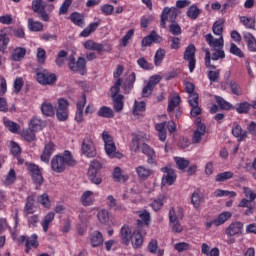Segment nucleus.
<instances>
[{"instance_id": "nucleus-49", "label": "nucleus", "mask_w": 256, "mask_h": 256, "mask_svg": "<svg viewBox=\"0 0 256 256\" xmlns=\"http://www.w3.org/2000/svg\"><path fill=\"white\" fill-rule=\"evenodd\" d=\"M158 246H157V240H152L149 242L148 244V250L150 251V253H153L154 255H157V256H163L165 255V250L163 249H158Z\"/></svg>"}, {"instance_id": "nucleus-29", "label": "nucleus", "mask_w": 256, "mask_h": 256, "mask_svg": "<svg viewBox=\"0 0 256 256\" xmlns=\"http://www.w3.org/2000/svg\"><path fill=\"white\" fill-rule=\"evenodd\" d=\"M36 211L37 207L35 206V198L33 196H28L24 206L25 215H33Z\"/></svg>"}, {"instance_id": "nucleus-46", "label": "nucleus", "mask_w": 256, "mask_h": 256, "mask_svg": "<svg viewBox=\"0 0 256 256\" xmlns=\"http://www.w3.org/2000/svg\"><path fill=\"white\" fill-rule=\"evenodd\" d=\"M79 219L82 222L83 226L82 228L78 229V233L79 235H83V233L87 231V225L85 224L87 223V219H89V214L87 213V211H81L79 214Z\"/></svg>"}, {"instance_id": "nucleus-32", "label": "nucleus", "mask_w": 256, "mask_h": 256, "mask_svg": "<svg viewBox=\"0 0 256 256\" xmlns=\"http://www.w3.org/2000/svg\"><path fill=\"white\" fill-rule=\"evenodd\" d=\"M183 219V208L176 207L169 210V223Z\"/></svg>"}, {"instance_id": "nucleus-27", "label": "nucleus", "mask_w": 256, "mask_h": 256, "mask_svg": "<svg viewBox=\"0 0 256 256\" xmlns=\"http://www.w3.org/2000/svg\"><path fill=\"white\" fill-rule=\"evenodd\" d=\"M39 236L37 234H32L30 237L27 238L25 243V253H30L32 249H37L39 247Z\"/></svg>"}, {"instance_id": "nucleus-47", "label": "nucleus", "mask_w": 256, "mask_h": 256, "mask_svg": "<svg viewBox=\"0 0 256 256\" xmlns=\"http://www.w3.org/2000/svg\"><path fill=\"white\" fill-rule=\"evenodd\" d=\"M41 111L46 117H53V115H55V109L53 108V104L49 102H45L42 104Z\"/></svg>"}, {"instance_id": "nucleus-36", "label": "nucleus", "mask_w": 256, "mask_h": 256, "mask_svg": "<svg viewBox=\"0 0 256 256\" xmlns=\"http://www.w3.org/2000/svg\"><path fill=\"white\" fill-rule=\"evenodd\" d=\"M53 219H55V212H48L43 220L41 221V227L44 231V233H47L49 231V225L53 223Z\"/></svg>"}, {"instance_id": "nucleus-1", "label": "nucleus", "mask_w": 256, "mask_h": 256, "mask_svg": "<svg viewBox=\"0 0 256 256\" xmlns=\"http://www.w3.org/2000/svg\"><path fill=\"white\" fill-rule=\"evenodd\" d=\"M121 237L125 245H129L130 241L134 249H139L143 245V235L139 230H132L131 227L125 225L121 228Z\"/></svg>"}, {"instance_id": "nucleus-20", "label": "nucleus", "mask_w": 256, "mask_h": 256, "mask_svg": "<svg viewBox=\"0 0 256 256\" xmlns=\"http://www.w3.org/2000/svg\"><path fill=\"white\" fill-rule=\"evenodd\" d=\"M84 47L86 49H88L89 51H98V53H103L105 51H111L110 46L107 47L106 45L96 43L93 40H87L84 43Z\"/></svg>"}, {"instance_id": "nucleus-4", "label": "nucleus", "mask_w": 256, "mask_h": 256, "mask_svg": "<svg viewBox=\"0 0 256 256\" xmlns=\"http://www.w3.org/2000/svg\"><path fill=\"white\" fill-rule=\"evenodd\" d=\"M103 168V164L99 160H93L90 163L88 169V179L94 183V185H101L103 183V178L99 174V171Z\"/></svg>"}, {"instance_id": "nucleus-59", "label": "nucleus", "mask_w": 256, "mask_h": 256, "mask_svg": "<svg viewBox=\"0 0 256 256\" xmlns=\"http://www.w3.org/2000/svg\"><path fill=\"white\" fill-rule=\"evenodd\" d=\"M165 49H158L155 53L154 56V64L156 65V67H159V65H161V63H163V59H165Z\"/></svg>"}, {"instance_id": "nucleus-61", "label": "nucleus", "mask_w": 256, "mask_h": 256, "mask_svg": "<svg viewBox=\"0 0 256 256\" xmlns=\"http://www.w3.org/2000/svg\"><path fill=\"white\" fill-rule=\"evenodd\" d=\"M97 27H99V23H97V22L91 23L87 28H85L80 33V37H89V35H91V33H93L94 31L97 30Z\"/></svg>"}, {"instance_id": "nucleus-40", "label": "nucleus", "mask_w": 256, "mask_h": 256, "mask_svg": "<svg viewBox=\"0 0 256 256\" xmlns=\"http://www.w3.org/2000/svg\"><path fill=\"white\" fill-rule=\"evenodd\" d=\"M37 203L43 207V209H51V198L49 194L43 193L37 196Z\"/></svg>"}, {"instance_id": "nucleus-58", "label": "nucleus", "mask_w": 256, "mask_h": 256, "mask_svg": "<svg viewBox=\"0 0 256 256\" xmlns=\"http://www.w3.org/2000/svg\"><path fill=\"white\" fill-rule=\"evenodd\" d=\"M163 205H165V195H160L152 202L151 207L154 211H159Z\"/></svg>"}, {"instance_id": "nucleus-24", "label": "nucleus", "mask_w": 256, "mask_h": 256, "mask_svg": "<svg viewBox=\"0 0 256 256\" xmlns=\"http://www.w3.org/2000/svg\"><path fill=\"white\" fill-rule=\"evenodd\" d=\"M98 196V193L87 190L81 196V203L84 205V207H89L95 203V197Z\"/></svg>"}, {"instance_id": "nucleus-57", "label": "nucleus", "mask_w": 256, "mask_h": 256, "mask_svg": "<svg viewBox=\"0 0 256 256\" xmlns=\"http://www.w3.org/2000/svg\"><path fill=\"white\" fill-rule=\"evenodd\" d=\"M232 135L240 139V141H243V139L247 137V132L243 133V129L241 128V126L236 124L232 128Z\"/></svg>"}, {"instance_id": "nucleus-55", "label": "nucleus", "mask_w": 256, "mask_h": 256, "mask_svg": "<svg viewBox=\"0 0 256 256\" xmlns=\"http://www.w3.org/2000/svg\"><path fill=\"white\" fill-rule=\"evenodd\" d=\"M140 141H141V135L134 134L132 141L130 142V145H129L130 151H132L133 153H137V151H139Z\"/></svg>"}, {"instance_id": "nucleus-3", "label": "nucleus", "mask_w": 256, "mask_h": 256, "mask_svg": "<svg viewBox=\"0 0 256 256\" xmlns=\"http://www.w3.org/2000/svg\"><path fill=\"white\" fill-rule=\"evenodd\" d=\"M102 139L104 142V149L106 155L110 159H123V154L117 151V146H115V142L113 141V136L109 134V132L104 131L102 133Z\"/></svg>"}, {"instance_id": "nucleus-5", "label": "nucleus", "mask_w": 256, "mask_h": 256, "mask_svg": "<svg viewBox=\"0 0 256 256\" xmlns=\"http://www.w3.org/2000/svg\"><path fill=\"white\" fill-rule=\"evenodd\" d=\"M123 84V79H117L115 85L111 87L110 93L114 103L115 111H123V95L119 94V89Z\"/></svg>"}, {"instance_id": "nucleus-28", "label": "nucleus", "mask_w": 256, "mask_h": 256, "mask_svg": "<svg viewBox=\"0 0 256 256\" xmlns=\"http://www.w3.org/2000/svg\"><path fill=\"white\" fill-rule=\"evenodd\" d=\"M106 205L114 211H125V205L117 203V199L113 195H108L106 198Z\"/></svg>"}, {"instance_id": "nucleus-54", "label": "nucleus", "mask_w": 256, "mask_h": 256, "mask_svg": "<svg viewBox=\"0 0 256 256\" xmlns=\"http://www.w3.org/2000/svg\"><path fill=\"white\" fill-rule=\"evenodd\" d=\"M98 116L104 117L105 119H111L112 117L115 116V113L113 112V109L107 106H104L99 109Z\"/></svg>"}, {"instance_id": "nucleus-22", "label": "nucleus", "mask_w": 256, "mask_h": 256, "mask_svg": "<svg viewBox=\"0 0 256 256\" xmlns=\"http://www.w3.org/2000/svg\"><path fill=\"white\" fill-rule=\"evenodd\" d=\"M53 153H55V144L53 142H48L44 145L43 152L40 156L41 161H43V163H49Z\"/></svg>"}, {"instance_id": "nucleus-52", "label": "nucleus", "mask_w": 256, "mask_h": 256, "mask_svg": "<svg viewBox=\"0 0 256 256\" xmlns=\"http://www.w3.org/2000/svg\"><path fill=\"white\" fill-rule=\"evenodd\" d=\"M30 129H32V131H43V120L34 117L31 119L30 121V125H29Z\"/></svg>"}, {"instance_id": "nucleus-18", "label": "nucleus", "mask_w": 256, "mask_h": 256, "mask_svg": "<svg viewBox=\"0 0 256 256\" xmlns=\"http://www.w3.org/2000/svg\"><path fill=\"white\" fill-rule=\"evenodd\" d=\"M205 41L208 43L209 47H212V49H214V51H217V49H223L225 45L223 36H219V38H215L213 37V34H206Z\"/></svg>"}, {"instance_id": "nucleus-19", "label": "nucleus", "mask_w": 256, "mask_h": 256, "mask_svg": "<svg viewBox=\"0 0 256 256\" xmlns=\"http://www.w3.org/2000/svg\"><path fill=\"white\" fill-rule=\"evenodd\" d=\"M197 128L194 131V135L192 138L193 143H201V139L205 136L206 127L201 123V119L197 118L195 121Z\"/></svg>"}, {"instance_id": "nucleus-6", "label": "nucleus", "mask_w": 256, "mask_h": 256, "mask_svg": "<svg viewBox=\"0 0 256 256\" xmlns=\"http://www.w3.org/2000/svg\"><path fill=\"white\" fill-rule=\"evenodd\" d=\"M36 80L40 85H53L57 81V76L47 69L38 68L36 70Z\"/></svg>"}, {"instance_id": "nucleus-13", "label": "nucleus", "mask_w": 256, "mask_h": 256, "mask_svg": "<svg viewBox=\"0 0 256 256\" xmlns=\"http://www.w3.org/2000/svg\"><path fill=\"white\" fill-rule=\"evenodd\" d=\"M7 93V80L5 77L0 78V112L7 113L9 107L7 106V100L3 97Z\"/></svg>"}, {"instance_id": "nucleus-44", "label": "nucleus", "mask_w": 256, "mask_h": 256, "mask_svg": "<svg viewBox=\"0 0 256 256\" xmlns=\"http://www.w3.org/2000/svg\"><path fill=\"white\" fill-rule=\"evenodd\" d=\"M113 178L115 181L119 182H123L125 183V181L129 180V176L126 174H123V170H121L120 167H116L114 168V172H113Z\"/></svg>"}, {"instance_id": "nucleus-62", "label": "nucleus", "mask_w": 256, "mask_h": 256, "mask_svg": "<svg viewBox=\"0 0 256 256\" xmlns=\"http://www.w3.org/2000/svg\"><path fill=\"white\" fill-rule=\"evenodd\" d=\"M212 31L214 35H218L219 37H223V20H217L212 27Z\"/></svg>"}, {"instance_id": "nucleus-26", "label": "nucleus", "mask_w": 256, "mask_h": 256, "mask_svg": "<svg viewBox=\"0 0 256 256\" xmlns=\"http://www.w3.org/2000/svg\"><path fill=\"white\" fill-rule=\"evenodd\" d=\"M191 203L194 207V209H199L203 203H205V196L201 191L196 190L194 193H192L191 196Z\"/></svg>"}, {"instance_id": "nucleus-51", "label": "nucleus", "mask_w": 256, "mask_h": 256, "mask_svg": "<svg viewBox=\"0 0 256 256\" xmlns=\"http://www.w3.org/2000/svg\"><path fill=\"white\" fill-rule=\"evenodd\" d=\"M15 181H17V173L15 172V169H10L4 180V185L5 187H9L10 185H13Z\"/></svg>"}, {"instance_id": "nucleus-42", "label": "nucleus", "mask_w": 256, "mask_h": 256, "mask_svg": "<svg viewBox=\"0 0 256 256\" xmlns=\"http://www.w3.org/2000/svg\"><path fill=\"white\" fill-rule=\"evenodd\" d=\"M3 122L4 127H6V129H8L10 133H19V131L21 130V126H19L17 122L11 121L8 118H4Z\"/></svg>"}, {"instance_id": "nucleus-30", "label": "nucleus", "mask_w": 256, "mask_h": 256, "mask_svg": "<svg viewBox=\"0 0 256 256\" xmlns=\"http://www.w3.org/2000/svg\"><path fill=\"white\" fill-rule=\"evenodd\" d=\"M9 30L7 28H3L0 30V51H5L7 49V45H9Z\"/></svg>"}, {"instance_id": "nucleus-35", "label": "nucleus", "mask_w": 256, "mask_h": 256, "mask_svg": "<svg viewBox=\"0 0 256 256\" xmlns=\"http://www.w3.org/2000/svg\"><path fill=\"white\" fill-rule=\"evenodd\" d=\"M53 219H55V212H48L43 220L41 221V227L44 231V233H47L49 231V225L53 223Z\"/></svg>"}, {"instance_id": "nucleus-53", "label": "nucleus", "mask_w": 256, "mask_h": 256, "mask_svg": "<svg viewBox=\"0 0 256 256\" xmlns=\"http://www.w3.org/2000/svg\"><path fill=\"white\" fill-rule=\"evenodd\" d=\"M142 153L147 155L148 161H153L155 159V150L149 146L147 143L142 144Z\"/></svg>"}, {"instance_id": "nucleus-50", "label": "nucleus", "mask_w": 256, "mask_h": 256, "mask_svg": "<svg viewBox=\"0 0 256 256\" xmlns=\"http://www.w3.org/2000/svg\"><path fill=\"white\" fill-rule=\"evenodd\" d=\"M70 19L74 25H77V27H84L85 26V20L82 14H79L77 12H74L71 14Z\"/></svg>"}, {"instance_id": "nucleus-9", "label": "nucleus", "mask_w": 256, "mask_h": 256, "mask_svg": "<svg viewBox=\"0 0 256 256\" xmlns=\"http://www.w3.org/2000/svg\"><path fill=\"white\" fill-rule=\"evenodd\" d=\"M175 19H177V8H164L161 15V27L165 29V27H167V23H173Z\"/></svg>"}, {"instance_id": "nucleus-17", "label": "nucleus", "mask_w": 256, "mask_h": 256, "mask_svg": "<svg viewBox=\"0 0 256 256\" xmlns=\"http://www.w3.org/2000/svg\"><path fill=\"white\" fill-rule=\"evenodd\" d=\"M162 171L164 173L162 177V185H173L175 181L177 180V174L175 173V170L169 167L162 168Z\"/></svg>"}, {"instance_id": "nucleus-48", "label": "nucleus", "mask_w": 256, "mask_h": 256, "mask_svg": "<svg viewBox=\"0 0 256 256\" xmlns=\"http://www.w3.org/2000/svg\"><path fill=\"white\" fill-rule=\"evenodd\" d=\"M27 53V50L25 48H16L12 51L11 59L12 61H21L23 57H25V54Z\"/></svg>"}, {"instance_id": "nucleus-7", "label": "nucleus", "mask_w": 256, "mask_h": 256, "mask_svg": "<svg viewBox=\"0 0 256 256\" xmlns=\"http://www.w3.org/2000/svg\"><path fill=\"white\" fill-rule=\"evenodd\" d=\"M81 153L85 155V157L93 158L97 157V146H95V142L89 136H86L81 145Z\"/></svg>"}, {"instance_id": "nucleus-37", "label": "nucleus", "mask_w": 256, "mask_h": 256, "mask_svg": "<svg viewBox=\"0 0 256 256\" xmlns=\"http://www.w3.org/2000/svg\"><path fill=\"white\" fill-rule=\"evenodd\" d=\"M103 234L99 231H94L90 235V243L93 247H100L103 245Z\"/></svg>"}, {"instance_id": "nucleus-21", "label": "nucleus", "mask_w": 256, "mask_h": 256, "mask_svg": "<svg viewBox=\"0 0 256 256\" xmlns=\"http://www.w3.org/2000/svg\"><path fill=\"white\" fill-rule=\"evenodd\" d=\"M85 105H87V97L83 94L77 102L76 123H83V109H85Z\"/></svg>"}, {"instance_id": "nucleus-39", "label": "nucleus", "mask_w": 256, "mask_h": 256, "mask_svg": "<svg viewBox=\"0 0 256 256\" xmlns=\"http://www.w3.org/2000/svg\"><path fill=\"white\" fill-rule=\"evenodd\" d=\"M137 215L141 219L137 221L139 227L143 224L149 225V223H151V214H149L147 210L138 211Z\"/></svg>"}, {"instance_id": "nucleus-34", "label": "nucleus", "mask_w": 256, "mask_h": 256, "mask_svg": "<svg viewBox=\"0 0 256 256\" xmlns=\"http://www.w3.org/2000/svg\"><path fill=\"white\" fill-rule=\"evenodd\" d=\"M136 173L139 177V179H141L142 181H145L147 179H149V177H151V175H153V170H151L148 167L145 166H138L136 167Z\"/></svg>"}, {"instance_id": "nucleus-41", "label": "nucleus", "mask_w": 256, "mask_h": 256, "mask_svg": "<svg viewBox=\"0 0 256 256\" xmlns=\"http://www.w3.org/2000/svg\"><path fill=\"white\" fill-rule=\"evenodd\" d=\"M179 103H181V97H179V94H174L170 96L169 102H168V111L169 113H173L177 107H179Z\"/></svg>"}, {"instance_id": "nucleus-14", "label": "nucleus", "mask_w": 256, "mask_h": 256, "mask_svg": "<svg viewBox=\"0 0 256 256\" xmlns=\"http://www.w3.org/2000/svg\"><path fill=\"white\" fill-rule=\"evenodd\" d=\"M28 171L32 177L33 182L36 185H43V174L41 173V168L37 164H28Z\"/></svg>"}, {"instance_id": "nucleus-56", "label": "nucleus", "mask_w": 256, "mask_h": 256, "mask_svg": "<svg viewBox=\"0 0 256 256\" xmlns=\"http://www.w3.org/2000/svg\"><path fill=\"white\" fill-rule=\"evenodd\" d=\"M133 113L137 117H140L141 115H143L145 113V102H143V101H140V102L135 101L134 102Z\"/></svg>"}, {"instance_id": "nucleus-33", "label": "nucleus", "mask_w": 256, "mask_h": 256, "mask_svg": "<svg viewBox=\"0 0 256 256\" xmlns=\"http://www.w3.org/2000/svg\"><path fill=\"white\" fill-rule=\"evenodd\" d=\"M243 37H244L245 43H247V47H248L249 51H251L252 53H255L256 52L255 36H253V34H251L249 32H244Z\"/></svg>"}, {"instance_id": "nucleus-38", "label": "nucleus", "mask_w": 256, "mask_h": 256, "mask_svg": "<svg viewBox=\"0 0 256 256\" xmlns=\"http://www.w3.org/2000/svg\"><path fill=\"white\" fill-rule=\"evenodd\" d=\"M56 117L58 121H65V98L58 100V107L56 109Z\"/></svg>"}, {"instance_id": "nucleus-11", "label": "nucleus", "mask_w": 256, "mask_h": 256, "mask_svg": "<svg viewBox=\"0 0 256 256\" xmlns=\"http://www.w3.org/2000/svg\"><path fill=\"white\" fill-rule=\"evenodd\" d=\"M47 4L43 0H33L32 1V11L40 15L42 21H49V14L45 11Z\"/></svg>"}, {"instance_id": "nucleus-43", "label": "nucleus", "mask_w": 256, "mask_h": 256, "mask_svg": "<svg viewBox=\"0 0 256 256\" xmlns=\"http://www.w3.org/2000/svg\"><path fill=\"white\" fill-rule=\"evenodd\" d=\"M28 29L33 33H39L43 31V23L33 20V18L28 19Z\"/></svg>"}, {"instance_id": "nucleus-45", "label": "nucleus", "mask_w": 256, "mask_h": 256, "mask_svg": "<svg viewBox=\"0 0 256 256\" xmlns=\"http://www.w3.org/2000/svg\"><path fill=\"white\" fill-rule=\"evenodd\" d=\"M166 126H167V123L165 122L158 123L155 126L156 131H158L159 141L163 142L167 139V131L165 130Z\"/></svg>"}, {"instance_id": "nucleus-31", "label": "nucleus", "mask_w": 256, "mask_h": 256, "mask_svg": "<svg viewBox=\"0 0 256 256\" xmlns=\"http://www.w3.org/2000/svg\"><path fill=\"white\" fill-rule=\"evenodd\" d=\"M233 217V214L229 211H224L220 213L215 219H214V226L220 227V225H224V223H227L229 219Z\"/></svg>"}, {"instance_id": "nucleus-10", "label": "nucleus", "mask_w": 256, "mask_h": 256, "mask_svg": "<svg viewBox=\"0 0 256 256\" xmlns=\"http://www.w3.org/2000/svg\"><path fill=\"white\" fill-rule=\"evenodd\" d=\"M205 65L210 69L208 79H210L212 83H215L217 79H219L220 71L215 70V65L211 64V52L209 49L205 50Z\"/></svg>"}, {"instance_id": "nucleus-8", "label": "nucleus", "mask_w": 256, "mask_h": 256, "mask_svg": "<svg viewBox=\"0 0 256 256\" xmlns=\"http://www.w3.org/2000/svg\"><path fill=\"white\" fill-rule=\"evenodd\" d=\"M69 69H71V71H73L74 73H80V75H86L87 74V61L85 60V58L80 57L75 62V58L70 57Z\"/></svg>"}, {"instance_id": "nucleus-63", "label": "nucleus", "mask_w": 256, "mask_h": 256, "mask_svg": "<svg viewBox=\"0 0 256 256\" xmlns=\"http://www.w3.org/2000/svg\"><path fill=\"white\" fill-rule=\"evenodd\" d=\"M241 23L248 29H255V18H249L247 16L240 17Z\"/></svg>"}, {"instance_id": "nucleus-64", "label": "nucleus", "mask_w": 256, "mask_h": 256, "mask_svg": "<svg viewBox=\"0 0 256 256\" xmlns=\"http://www.w3.org/2000/svg\"><path fill=\"white\" fill-rule=\"evenodd\" d=\"M199 13H201V10H199L197 5H192L187 10V16L190 19H197L199 17Z\"/></svg>"}, {"instance_id": "nucleus-60", "label": "nucleus", "mask_w": 256, "mask_h": 256, "mask_svg": "<svg viewBox=\"0 0 256 256\" xmlns=\"http://www.w3.org/2000/svg\"><path fill=\"white\" fill-rule=\"evenodd\" d=\"M97 219L102 225H107L109 223V211L105 209L100 210L97 214Z\"/></svg>"}, {"instance_id": "nucleus-25", "label": "nucleus", "mask_w": 256, "mask_h": 256, "mask_svg": "<svg viewBox=\"0 0 256 256\" xmlns=\"http://www.w3.org/2000/svg\"><path fill=\"white\" fill-rule=\"evenodd\" d=\"M152 43H161V36L156 31H152L142 39V47H151Z\"/></svg>"}, {"instance_id": "nucleus-12", "label": "nucleus", "mask_w": 256, "mask_h": 256, "mask_svg": "<svg viewBox=\"0 0 256 256\" xmlns=\"http://www.w3.org/2000/svg\"><path fill=\"white\" fill-rule=\"evenodd\" d=\"M195 51V45L190 44L184 52V60L188 61L190 73H193V71H195V65L197 63V60H195Z\"/></svg>"}, {"instance_id": "nucleus-15", "label": "nucleus", "mask_w": 256, "mask_h": 256, "mask_svg": "<svg viewBox=\"0 0 256 256\" xmlns=\"http://www.w3.org/2000/svg\"><path fill=\"white\" fill-rule=\"evenodd\" d=\"M51 169L54 173H63L65 171V156L56 154L51 160Z\"/></svg>"}, {"instance_id": "nucleus-16", "label": "nucleus", "mask_w": 256, "mask_h": 256, "mask_svg": "<svg viewBox=\"0 0 256 256\" xmlns=\"http://www.w3.org/2000/svg\"><path fill=\"white\" fill-rule=\"evenodd\" d=\"M161 82V76L160 75H154L149 78L147 84L142 89V97H149L153 93V89H155V86Z\"/></svg>"}, {"instance_id": "nucleus-23", "label": "nucleus", "mask_w": 256, "mask_h": 256, "mask_svg": "<svg viewBox=\"0 0 256 256\" xmlns=\"http://www.w3.org/2000/svg\"><path fill=\"white\" fill-rule=\"evenodd\" d=\"M228 237H235V235H241L243 233V223L232 222L225 231Z\"/></svg>"}, {"instance_id": "nucleus-2", "label": "nucleus", "mask_w": 256, "mask_h": 256, "mask_svg": "<svg viewBox=\"0 0 256 256\" xmlns=\"http://www.w3.org/2000/svg\"><path fill=\"white\" fill-rule=\"evenodd\" d=\"M242 191L246 198H243L238 207L246 208L245 215H253L255 213V199H256V190H253L249 187H243Z\"/></svg>"}]
</instances>
